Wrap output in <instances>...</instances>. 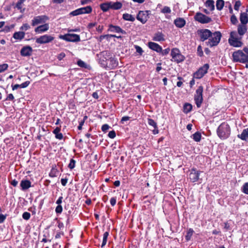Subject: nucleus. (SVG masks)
Masks as SVG:
<instances>
[{
    "mask_svg": "<svg viewBox=\"0 0 248 248\" xmlns=\"http://www.w3.org/2000/svg\"><path fill=\"white\" fill-rule=\"evenodd\" d=\"M238 137L242 140L248 141V128L244 129L241 134L238 135Z\"/></svg>",
    "mask_w": 248,
    "mask_h": 248,
    "instance_id": "obj_25",
    "label": "nucleus"
},
{
    "mask_svg": "<svg viewBox=\"0 0 248 248\" xmlns=\"http://www.w3.org/2000/svg\"><path fill=\"white\" fill-rule=\"evenodd\" d=\"M31 217V214L29 212H24L23 215H22V217L27 220H29L30 219Z\"/></svg>",
    "mask_w": 248,
    "mask_h": 248,
    "instance_id": "obj_44",
    "label": "nucleus"
},
{
    "mask_svg": "<svg viewBox=\"0 0 248 248\" xmlns=\"http://www.w3.org/2000/svg\"><path fill=\"white\" fill-rule=\"evenodd\" d=\"M30 84V81H26L25 82L20 84L21 88H26Z\"/></svg>",
    "mask_w": 248,
    "mask_h": 248,
    "instance_id": "obj_52",
    "label": "nucleus"
},
{
    "mask_svg": "<svg viewBox=\"0 0 248 248\" xmlns=\"http://www.w3.org/2000/svg\"><path fill=\"white\" fill-rule=\"evenodd\" d=\"M241 37L238 38L237 33L236 31H232L230 33V38L229 39L230 44L234 47H240L242 45V43L240 41Z\"/></svg>",
    "mask_w": 248,
    "mask_h": 248,
    "instance_id": "obj_4",
    "label": "nucleus"
},
{
    "mask_svg": "<svg viewBox=\"0 0 248 248\" xmlns=\"http://www.w3.org/2000/svg\"><path fill=\"white\" fill-rule=\"evenodd\" d=\"M224 5V2L223 0H217L216 2L217 9L218 10L222 9Z\"/></svg>",
    "mask_w": 248,
    "mask_h": 248,
    "instance_id": "obj_33",
    "label": "nucleus"
},
{
    "mask_svg": "<svg viewBox=\"0 0 248 248\" xmlns=\"http://www.w3.org/2000/svg\"><path fill=\"white\" fill-rule=\"evenodd\" d=\"M25 1V0H19L16 4V7L20 10L21 12H23L24 11V9L23 10H22V4Z\"/></svg>",
    "mask_w": 248,
    "mask_h": 248,
    "instance_id": "obj_35",
    "label": "nucleus"
},
{
    "mask_svg": "<svg viewBox=\"0 0 248 248\" xmlns=\"http://www.w3.org/2000/svg\"><path fill=\"white\" fill-rule=\"evenodd\" d=\"M48 19V17L45 15L38 16H35L33 18V19L31 21V25L33 26H35L39 24L44 23Z\"/></svg>",
    "mask_w": 248,
    "mask_h": 248,
    "instance_id": "obj_13",
    "label": "nucleus"
},
{
    "mask_svg": "<svg viewBox=\"0 0 248 248\" xmlns=\"http://www.w3.org/2000/svg\"><path fill=\"white\" fill-rule=\"evenodd\" d=\"M209 68V64L207 63L205 64L194 74V77L198 79L202 78L206 73H207Z\"/></svg>",
    "mask_w": 248,
    "mask_h": 248,
    "instance_id": "obj_10",
    "label": "nucleus"
},
{
    "mask_svg": "<svg viewBox=\"0 0 248 248\" xmlns=\"http://www.w3.org/2000/svg\"><path fill=\"white\" fill-rule=\"evenodd\" d=\"M68 179L67 178H62L61 180L62 185L63 186H66L67 183Z\"/></svg>",
    "mask_w": 248,
    "mask_h": 248,
    "instance_id": "obj_57",
    "label": "nucleus"
},
{
    "mask_svg": "<svg viewBox=\"0 0 248 248\" xmlns=\"http://www.w3.org/2000/svg\"><path fill=\"white\" fill-rule=\"evenodd\" d=\"M149 11H140L139 12L137 16V19L140 21L142 23L144 24L146 23L149 18Z\"/></svg>",
    "mask_w": 248,
    "mask_h": 248,
    "instance_id": "obj_15",
    "label": "nucleus"
},
{
    "mask_svg": "<svg viewBox=\"0 0 248 248\" xmlns=\"http://www.w3.org/2000/svg\"><path fill=\"white\" fill-rule=\"evenodd\" d=\"M102 55L106 59V63L105 64L106 66L110 69H112L116 68L118 65V62L117 60L114 58H108V59H107V57H109L110 56V53L108 51H104L102 52Z\"/></svg>",
    "mask_w": 248,
    "mask_h": 248,
    "instance_id": "obj_3",
    "label": "nucleus"
},
{
    "mask_svg": "<svg viewBox=\"0 0 248 248\" xmlns=\"http://www.w3.org/2000/svg\"><path fill=\"white\" fill-rule=\"evenodd\" d=\"M77 63L80 67H86V64L81 60L78 61Z\"/></svg>",
    "mask_w": 248,
    "mask_h": 248,
    "instance_id": "obj_49",
    "label": "nucleus"
},
{
    "mask_svg": "<svg viewBox=\"0 0 248 248\" xmlns=\"http://www.w3.org/2000/svg\"><path fill=\"white\" fill-rule=\"evenodd\" d=\"M65 56V55L64 53L62 52L59 54L58 56V59L59 60H62L64 57Z\"/></svg>",
    "mask_w": 248,
    "mask_h": 248,
    "instance_id": "obj_62",
    "label": "nucleus"
},
{
    "mask_svg": "<svg viewBox=\"0 0 248 248\" xmlns=\"http://www.w3.org/2000/svg\"><path fill=\"white\" fill-rule=\"evenodd\" d=\"M61 131V127H57L53 131V134L55 135L58 134L60 133Z\"/></svg>",
    "mask_w": 248,
    "mask_h": 248,
    "instance_id": "obj_59",
    "label": "nucleus"
},
{
    "mask_svg": "<svg viewBox=\"0 0 248 248\" xmlns=\"http://www.w3.org/2000/svg\"><path fill=\"white\" fill-rule=\"evenodd\" d=\"M202 172L196 170V169H192L189 174V178L191 182L194 183L198 181L200 179V174Z\"/></svg>",
    "mask_w": 248,
    "mask_h": 248,
    "instance_id": "obj_14",
    "label": "nucleus"
},
{
    "mask_svg": "<svg viewBox=\"0 0 248 248\" xmlns=\"http://www.w3.org/2000/svg\"><path fill=\"white\" fill-rule=\"evenodd\" d=\"M135 48L136 50V52L137 53H138L140 55H142L143 52V51L142 49V48L141 47H140V46H137V45H135Z\"/></svg>",
    "mask_w": 248,
    "mask_h": 248,
    "instance_id": "obj_41",
    "label": "nucleus"
},
{
    "mask_svg": "<svg viewBox=\"0 0 248 248\" xmlns=\"http://www.w3.org/2000/svg\"><path fill=\"white\" fill-rule=\"evenodd\" d=\"M55 138L58 140H61L63 139V135L61 133H59L55 135Z\"/></svg>",
    "mask_w": 248,
    "mask_h": 248,
    "instance_id": "obj_56",
    "label": "nucleus"
},
{
    "mask_svg": "<svg viewBox=\"0 0 248 248\" xmlns=\"http://www.w3.org/2000/svg\"><path fill=\"white\" fill-rule=\"evenodd\" d=\"M240 20L242 24L246 25L248 22V15L247 13H241L240 17Z\"/></svg>",
    "mask_w": 248,
    "mask_h": 248,
    "instance_id": "obj_24",
    "label": "nucleus"
},
{
    "mask_svg": "<svg viewBox=\"0 0 248 248\" xmlns=\"http://www.w3.org/2000/svg\"><path fill=\"white\" fill-rule=\"evenodd\" d=\"M49 29L48 24H45L44 25L39 26L36 27L34 31L36 32L41 33L47 31Z\"/></svg>",
    "mask_w": 248,
    "mask_h": 248,
    "instance_id": "obj_19",
    "label": "nucleus"
},
{
    "mask_svg": "<svg viewBox=\"0 0 248 248\" xmlns=\"http://www.w3.org/2000/svg\"><path fill=\"white\" fill-rule=\"evenodd\" d=\"M108 136L111 139L114 138L116 136L115 132L114 130L109 131V132L108 133Z\"/></svg>",
    "mask_w": 248,
    "mask_h": 248,
    "instance_id": "obj_53",
    "label": "nucleus"
},
{
    "mask_svg": "<svg viewBox=\"0 0 248 248\" xmlns=\"http://www.w3.org/2000/svg\"><path fill=\"white\" fill-rule=\"evenodd\" d=\"M8 67V65L6 63L0 65V73L6 70Z\"/></svg>",
    "mask_w": 248,
    "mask_h": 248,
    "instance_id": "obj_39",
    "label": "nucleus"
},
{
    "mask_svg": "<svg viewBox=\"0 0 248 248\" xmlns=\"http://www.w3.org/2000/svg\"><path fill=\"white\" fill-rule=\"evenodd\" d=\"M205 6L208 7L210 11H213L215 9L214 1L213 0H207L205 2Z\"/></svg>",
    "mask_w": 248,
    "mask_h": 248,
    "instance_id": "obj_30",
    "label": "nucleus"
},
{
    "mask_svg": "<svg viewBox=\"0 0 248 248\" xmlns=\"http://www.w3.org/2000/svg\"><path fill=\"white\" fill-rule=\"evenodd\" d=\"M14 99V96L12 93L9 94L6 98L7 100H13Z\"/></svg>",
    "mask_w": 248,
    "mask_h": 248,
    "instance_id": "obj_63",
    "label": "nucleus"
},
{
    "mask_svg": "<svg viewBox=\"0 0 248 248\" xmlns=\"http://www.w3.org/2000/svg\"><path fill=\"white\" fill-rule=\"evenodd\" d=\"M153 40L155 41H164V35L161 32H157L155 33L153 37Z\"/></svg>",
    "mask_w": 248,
    "mask_h": 248,
    "instance_id": "obj_23",
    "label": "nucleus"
},
{
    "mask_svg": "<svg viewBox=\"0 0 248 248\" xmlns=\"http://www.w3.org/2000/svg\"><path fill=\"white\" fill-rule=\"evenodd\" d=\"M231 21L233 24H235L237 22V18L235 16L233 15L231 16Z\"/></svg>",
    "mask_w": 248,
    "mask_h": 248,
    "instance_id": "obj_54",
    "label": "nucleus"
},
{
    "mask_svg": "<svg viewBox=\"0 0 248 248\" xmlns=\"http://www.w3.org/2000/svg\"><path fill=\"white\" fill-rule=\"evenodd\" d=\"M123 18L125 20L130 21H134L135 19L132 15L127 13L123 14Z\"/></svg>",
    "mask_w": 248,
    "mask_h": 248,
    "instance_id": "obj_31",
    "label": "nucleus"
},
{
    "mask_svg": "<svg viewBox=\"0 0 248 248\" xmlns=\"http://www.w3.org/2000/svg\"><path fill=\"white\" fill-rule=\"evenodd\" d=\"M171 55L174 61L177 63L183 62L185 59L184 56L180 53L179 50L176 48L171 50Z\"/></svg>",
    "mask_w": 248,
    "mask_h": 248,
    "instance_id": "obj_9",
    "label": "nucleus"
},
{
    "mask_svg": "<svg viewBox=\"0 0 248 248\" xmlns=\"http://www.w3.org/2000/svg\"><path fill=\"white\" fill-rule=\"evenodd\" d=\"M233 61L242 63L248 62V58L242 51L238 50L232 54Z\"/></svg>",
    "mask_w": 248,
    "mask_h": 248,
    "instance_id": "obj_5",
    "label": "nucleus"
},
{
    "mask_svg": "<svg viewBox=\"0 0 248 248\" xmlns=\"http://www.w3.org/2000/svg\"><path fill=\"white\" fill-rule=\"evenodd\" d=\"M217 133L220 138L227 139L230 134V126L227 124H221L217 129Z\"/></svg>",
    "mask_w": 248,
    "mask_h": 248,
    "instance_id": "obj_1",
    "label": "nucleus"
},
{
    "mask_svg": "<svg viewBox=\"0 0 248 248\" xmlns=\"http://www.w3.org/2000/svg\"><path fill=\"white\" fill-rule=\"evenodd\" d=\"M122 7V4L120 2H111V9L113 10H119Z\"/></svg>",
    "mask_w": 248,
    "mask_h": 248,
    "instance_id": "obj_29",
    "label": "nucleus"
},
{
    "mask_svg": "<svg viewBox=\"0 0 248 248\" xmlns=\"http://www.w3.org/2000/svg\"><path fill=\"white\" fill-rule=\"evenodd\" d=\"M30 26L27 23L24 24L20 28V30L23 31H27L29 29H30Z\"/></svg>",
    "mask_w": 248,
    "mask_h": 248,
    "instance_id": "obj_46",
    "label": "nucleus"
},
{
    "mask_svg": "<svg viewBox=\"0 0 248 248\" xmlns=\"http://www.w3.org/2000/svg\"><path fill=\"white\" fill-rule=\"evenodd\" d=\"M174 23L177 27L181 28L185 25L186 21L184 18L179 17L174 20Z\"/></svg>",
    "mask_w": 248,
    "mask_h": 248,
    "instance_id": "obj_20",
    "label": "nucleus"
},
{
    "mask_svg": "<svg viewBox=\"0 0 248 248\" xmlns=\"http://www.w3.org/2000/svg\"><path fill=\"white\" fill-rule=\"evenodd\" d=\"M148 124H149V125L154 127V128H157V125L156 123L152 119H148Z\"/></svg>",
    "mask_w": 248,
    "mask_h": 248,
    "instance_id": "obj_38",
    "label": "nucleus"
},
{
    "mask_svg": "<svg viewBox=\"0 0 248 248\" xmlns=\"http://www.w3.org/2000/svg\"><path fill=\"white\" fill-rule=\"evenodd\" d=\"M170 50V48H168L163 50L162 49V51L161 52L162 53L163 55H166L169 53Z\"/></svg>",
    "mask_w": 248,
    "mask_h": 248,
    "instance_id": "obj_58",
    "label": "nucleus"
},
{
    "mask_svg": "<svg viewBox=\"0 0 248 248\" xmlns=\"http://www.w3.org/2000/svg\"><path fill=\"white\" fill-rule=\"evenodd\" d=\"M193 140L199 142L201 139V134L199 132H197L193 135Z\"/></svg>",
    "mask_w": 248,
    "mask_h": 248,
    "instance_id": "obj_34",
    "label": "nucleus"
},
{
    "mask_svg": "<svg viewBox=\"0 0 248 248\" xmlns=\"http://www.w3.org/2000/svg\"><path fill=\"white\" fill-rule=\"evenodd\" d=\"M11 184L14 186H16L18 184V181L16 180H13L11 182Z\"/></svg>",
    "mask_w": 248,
    "mask_h": 248,
    "instance_id": "obj_64",
    "label": "nucleus"
},
{
    "mask_svg": "<svg viewBox=\"0 0 248 248\" xmlns=\"http://www.w3.org/2000/svg\"><path fill=\"white\" fill-rule=\"evenodd\" d=\"M194 232L193 230L192 229H189V230L187 231L186 235V241H189L192 235H193V233Z\"/></svg>",
    "mask_w": 248,
    "mask_h": 248,
    "instance_id": "obj_36",
    "label": "nucleus"
},
{
    "mask_svg": "<svg viewBox=\"0 0 248 248\" xmlns=\"http://www.w3.org/2000/svg\"><path fill=\"white\" fill-rule=\"evenodd\" d=\"M242 191L248 195V183H246L243 186Z\"/></svg>",
    "mask_w": 248,
    "mask_h": 248,
    "instance_id": "obj_42",
    "label": "nucleus"
},
{
    "mask_svg": "<svg viewBox=\"0 0 248 248\" xmlns=\"http://www.w3.org/2000/svg\"><path fill=\"white\" fill-rule=\"evenodd\" d=\"M61 39L68 42H78L80 41L79 35L76 34H66L60 36Z\"/></svg>",
    "mask_w": 248,
    "mask_h": 248,
    "instance_id": "obj_11",
    "label": "nucleus"
},
{
    "mask_svg": "<svg viewBox=\"0 0 248 248\" xmlns=\"http://www.w3.org/2000/svg\"><path fill=\"white\" fill-rule=\"evenodd\" d=\"M32 49L30 46H24L20 51V54L22 56H30L32 52Z\"/></svg>",
    "mask_w": 248,
    "mask_h": 248,
    "instance_id": "obj_16",
    "label": "nucleus"
},
{
    "mask_svg": "<svg viewBox=\"0 0 248 248\" xmlns=\"http://www.w3.org/2000/svg\"><path fill=\"white\" fill-rule=\"evenodd\" d=\"M238 33L240 35H243L247 31V26L245 25L240 24L237 28Z\"/></svg>",
    "mask_w": 248,
    "mask_h": 248,
    "instance_id": "obj_22",
    "label": "nucleus"
},
{
    "mask_svg": "<svg viewBox=\"0 0 248 248\" xmlns=\"http://www.w3.org/2000/svg\"><path fill=\"white\" fill-rule=\"evenodd\" d=\"M110 202L112 206H114L116 203V198L114 197L111 198L110 200Z\"/></svg>",
    "mask_w": 248,
    "mask_h": 248,
    "instance_id": "obj_55",
    "label": "nucleus"
},
{
    "mask_svg": "<svg viewBox=\"0 0 248 248\" xmlns=\"http://www.w3.org/2000/svg\"><path fill=\"white\" fill-rule=\"evenodd\" d=\"M54 39L53 36L46 34L37 38L36 39V43L40 44H46L52 42Z\"/></svg>",
    "mask_w": 248,
    "mask_h": 248,
    "instance_id": "obj_12",
    "label": "nucleus"
},
{
    "mask_svg": "<svg viewBox=\"0 0 248 248\" xmlns=\"http://www.w3.org/2000/svg\"><path fill=\"white\" fill-rule=\"evenodd\" d=\"M241 6V2L239 0L236 1L234 6V9L235 10H238L240 6Z\"/></svg>",
    "mask_w": 248,
    "mask_h": 248,
    "instance_id": "obj_51",
    "label": "nucleus"
},
{
    "mask_svg": "<svg viewBox=\"0 0 248 248\" xmlns=\"http://www.w3.org/2000/svg\"><path fill=\"white\" fill-rule=\"evenodd\" d=\"M100 8L103 12H107L111 9V2H105L100 4Z\"/></svg>",
    "mask_w": 248,
    "mask_h": 248,
    "instance_id": "obj_28",
    "label": "nucleus"
},
{
    "mask_svg": "<svg viewBox=\"0 0 248 248\" xmlns=\"http://www.w3.org/2000/svg\"><path fill=\"white\" fill-rule=\"evenodd\" d=\"M20 186L23 190H25L31 186V182L28 180H22L20 183Z\"/></svg>",
    "mask_w": 248,
    "mask_h": 248,
    "instance_id": "obj_21",
    "label": "nucleus"
},
{
    "mask_svg": "<svg viewBox=\"0 0 248 248\" xmlns=\"http://www.w3.org/2000/svg\"><path fill=\"white\" fill-rule=\"evenodd\" d=\"M201 41H204L208 39L212 35V32L208 29H201L197 31Z\"/></svg>",
    "mask_w": 248,
    "mask_h": 248,
    "instance_id": "obj_8",
    "label": "nucleus"
},
{
    "mask_svg": "<svg viewBox=\"0 0 248 248\" xmlns=\"http://www.w3.org/2000/svg\"><path fill=\"white\" fill-rule=\"evenodd\" d=\"M81 15L85 14H90L92 11V8L90 6L79 8Z\"/></svg>",
    "mask_w": 248,
    "mask_h": 248,
    "instance_id": "obj_27",
    "label": "nucleus"
},
{
    "mask_svg": "<svg viewBox=\"0 0 248 248\" xmlns=\"http://www.w3.org/2000/svg\"><path fill=\"white\" fill-rule=\"evenodd\" d=\"M162 12L164 14H169L171 12V10L170 7L165 6L162 10Z\"/></svg>",
    "mask_w": 248,
    "mask_h": 248,
    "instance_id": "obj_45",
    "label": "nucleus"
},
{
    "mask_svg": "<svg viewBox=\"0 0 248 248\" xmlns=\"http://www.w3.org/2000/svg\"><path fill=\"white\" fill-rule=\"evenodd\" d=\"M197 53L199 56L202 57L203 55V51L202 50V46H198L197 48Z\"/></svg>",
    "mask_w": 248,
    "mask_h": 248,
    "instance_id": "obj_47",
    "label": "nucleus"
},
{
    "mask_svg": "<svg viewBox=\"0 0 248 248\" xmlns=\"http://www.w3.org/2000/svg\"><path fill=\"white\" fill-rule=\"evenodd\" d=\"M79 15H81V14L79 8L71 12L70 13V15L72 16H77Z\"/></svg>",
    "mask_w": 248,
    "mask_h": 248,
    "instance_id": "obj_43",
    "label": "nucleus"
},
{
    "mask_svg": "<svg viewBox=\"0 0 248 248\" xmlns=\"http://www.w3.org/2000/svg\"><path fill=\"white\" fill-rule=\"evenodd\" d=\"M62 207L61 205H58L55 209V211L57 213L60 214L62 212Z\"/></svg>",
    "mask_w": 248,
    "mask_h": 248,
    "instance_id": "obj_50",
    "label": "nucleus"
},
{
    "mask_svg": "<svg viewBox=\"0 0 248 248\" xmlns=\"http://www.w3.org/2000/svg\"><path fill=\"white\" fill-rule=\"evenodd\" d=\"M194 19L196 21L202 24L208 23L212 21L210 17L200 12L197 13L195 14Z\"/></svg>",
    "mask_w": 248,
    "mask_h": 248,
    "instance_id": "obj_7",
    "label": "nucleus"
},
{
    "mask_svg": "<svg viewBox=\"0 0 248 248\" xmlns=\"http://www.w3.org/2000/svg\"><path fill=\"white\" fill-rule=\"evenodd\" d=\"M221 36V33L219 31L212 32L211 36L209 38L208 41L206 42L207 45L210 47L217 46L220 41Z\"/></svg>",
    "mask_w": 248,
    "mask_h": 248,
    "instance_id": "obj_2",
    "label": "nucleus"
},
{
    "mask_svg": "<svg viewBox=\"0 0 248 248\" xmlns=\"http://www.w3.org/2000/svg\"><path fill=\"white\" fill-rule=\"evenodd\" d=\"M25 33L23 31L16 32L13 34V37L16 40H21L25 37Z\"/></svg>",
    "mask_w": 248,
    "mask_h": 248,
    "instance_id": "obj_26",
    "label": "nucleus"
},
{
    "mask_svg": "<svg viewBox=\"0 0 248 248\" xmlns=\"http://www.w3.org/2000/svg\"><path fill=\"white\" fill-rule=\"evenodd\" d=\"M76 161L73 159L70 160V163L68 165V167L70 169H73L75 167Z\"/></svg>",
    "mask_w": 248,
    "mask_h": 248,
    "instance_id": "obj_40",
    "label": "nucleus"
},
{
    "mask_svg": "<svg viewBox=\"0 0 248 248\" xmlns=\"http://www.w3.org/2000/svg\"><path fill=\"white\" fill-rule=\"evenodd\" d=\"M109 127L110 126L108 124H105L102 126L101 129L103 132H106L107 130L109 128Z\"/></svg>",
    "mask_w": 248,
    "mask_h": 248,
    "instance_id": "obj_48",
    "label": "nucleus"
},
{
    "mask_svg": "<svg viewBox=\"0 0 248 248\" xmlns=\"http://www.w3.org/2000/svg\"><path fill=\"white\" fill-rule=\"evenodd\" d=\"M203 87L200 86L196 90L194 96V101L198 108H200L203 101L202 97Z\"/></svg>",
    "mask_w": 248,
    "mask_h": 248,
    "instance_id": "obj_6",
    "label": "nucleus"
},
{
    "mask_svg": "<svg viewBox=\"0 0 248 248\" xmlns=\"http://www.w3.org/2000/svg\"><path fill=\"white\" fill-rule=\"evenodd\" d=\"M192 108V106L190 104L186 103L184 106V112L185 113L189 112Z\"/></svg>",
    "mask_w": 248,
    "mask_h": 248,
    "instance_id": "obj_32",
    "label": "nucleus"
},
{
    "mask_svg": "<svg viewBox=\"0 0 248 248\" xmlns=\"http://www.w3.org/2000/svg\"><path fill=\"white\" fill-rule=\"evenodd\" d=\"M108 31L111 32L121 33L122 34L126 33V32L123 30H122L120 27L117 26H114L112 25H109Z\"/></svg>",
    "mask_w": 248,
    "mask_h": 248,
    "instance_id": "obj_17",
    "label": "nucleus"
},
{
    "mask_svg": "<svg viewBox=\"0 0 248 248\" xmlns=\"http://www.w3.org/2000/svg\"><path fill=\"white\" fill-rule=\"evenodd\" d=\"M6 218V216L3 214H0V223H2L4 222Z\"/></svg>",
    "mask_w": 248,
    "mask_h": 248,
    "instance_id": "obj_60",
    "label": "nucleus"
},
{
    "mask_svg": "<svg viewBox=\"0 0 248 248\" xmlns=\"http://www.w3.org/2000/svg\"><path fill=\"white\" fill-rule=\"evenodd\" d=\"M148 46L150 49L155 51L157 52L160 53L162 51L161 46L155 43L152 42H149L148 43Z\"/></svg>",
    "mask_w": 248,
    "mask_h": 248,
    "instance_id": "obj_18",
    "label": "nucleus"
},
{
    "mask_svg": "<svg viewBox=\"0 0 248 248\" xmlns=\"http://www.w3.org/2000/svg\"><path fill=\"white\" fill-rule=\"evenodd\" d=\"M108 232H106L104 233L103 239V242H102V244L101 245V247H103L104 246H105L106 245L107 242V239H108Z\"/></svg>",
    "mask_w": 248,
    "mask_h": 248,
    "instance_id": "obj_37",
    "label": "nucleus"
},
{
    "mask_svg": "<svg viewBox=\"0 0 248 248\" xmlns=\"http://www.w3.org/2000/svg\"><path fill=\"white\" fill-rule=\"evenodd\" d=\"M105 38H106V39H108V35H107H107H101L99 37V40L100 42H101V41H102Z\"/></svg>",
    "mask_w": 248,
    "mask_h": 248,
    "instance_id": "obj_61",
    "label": "nucleus"
}]
</instances>
